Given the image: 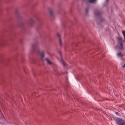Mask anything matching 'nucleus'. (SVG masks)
I'll return each mask as SVG.
<instances>
[{"mask_svg":"<svg viewBox=\"0 0 125 125\" xmlns=\"http://www.w3.org/2000/svg\"><path fill=\"white\" fill-rule=\"evenodd\" d=\"M45 60L46 61L47 63L49 64H52V62L48 58H46L45 59Z\"/></svg>","mask_w":125,"mask_h":125,"instance_id":"423d86ee","label":"nucleus"},{"mask_svg":"<svg viewBox=\"0 0 125 125\" xmlns=\"http://www.w3.org/2000/svg\"><path fill=\"white\" fill-rule=\"evenodd\" d=\"M2 0H0V2L1 1H2Z\"/></svg>","mask_w":125,"mask_h":125,"instance_id":"6ab92c4d","label":"nucleus"},{"mask_svg":"<svg viewBox=\"0 0 125 125\" xmlns=\"http://www.w3.org/2000/svg\"><path fill=\"white\" fill-rule=\"evenodd\" d=\"M122 33L124 37V42L125 40V31H122Z\"/></svg>","mask_w":125,"mask_h":125,"instance_id":"9b49d317","label":"nucleus"},{"mask_svg":"<svg viewBox=\"0 0 125 125\" xmlns=\"http://www.w3.org/2000/svg\"><path fill=\"white\" fill-rule=\"evenodd\" d=\"M61 62L62 63L63 65H64L65 66L66 65V63H65L64 62L63 60L62 59L61 61Z\"/></svg>","mask_w":125,"mask_h":125,"instance_id":"f8f14e48","label":"nucleus"},{"mask_svg":"<svg viewBox=\"0 0 125 125\" xmlns=\"http://www.w3.org/2000/svg\"><path fill=\"white\" fill-rule=\"evenodd\" d=\"M3 57V54H1L0 55V58H2Z\"/></svg>","mask_w":125,"mask_h":125,"instance_id":"4468645a","label":"nucleus"},{"mask_svg":"<svg viewBox=\"0 0 125 125\" xmlns=\"http://www.w3.org/2000/svg\"><path fill=\"white\" fill-rule=\"evenodd\" d=\"M59 54H60V56L62 57V56H61V52H59Z\"/></svg>","mask_w":125,"mask_h":125,"instance_id":"a211bd4d","label":"nucleus"},{"mask_svg":"<svg viewBox=\"0 0 125 125\" xmlns=\"http://www.w3.org/2000/svg\"><path fill=\"white\" fill-rule=\"evenodd\" d=\"M96 0H88V1L90 3H94L95 2Z\"/></svg>","mask_w":125,"mask_h":125,"instance_id":"9d476101","label":"nucleus"},{"mask_svg":"<svg viewBox=\"0 0 125 125\" xmlns=\"http://www.w3.org/2000/svg\"><path fill=\"white\" fill-rule=\"evenodd\" d=\"M116 39L117 40L118 42L120 44L121 47V49H123L122 39L121 38L118 37H117Z\"/></svg>","mask_w":125,"mask_h":125,"instance_id":"7ed1b4c3","label":"nucleus"},{"mask_svg":"<svg viewBox=\"0 0 125 125\" xmlns=\"http://www.w3.org/2000/svg\"><path fill=\"white\" fill-rule=\"evenodd\" d=\"M16 16L18 15V13L17 12V11L16 10Z\"/></svg>","mask_w":125,"mask_h":125,"instance_id":"f3484780","label":"nucleus"},{"mask_svg":"<svg viewBox=\"0 0 125 125\" xmlns=\"http://www.w3.org/2000/svg\"><path fill=\"white\" fill-rule=\"evenodd\" d=\"M115 122L118 125H125V121L121 119H116L115 120Z\"/></svg>","mask_w":125,"mask_h":125,"instance_id":"f03ea898","label":"nucleus"},{"mask_svg":"<svg viewBox=\"0 0 125 125\" xmlns=\"http://www.w3.org/2000/svg\"><path fill=\"white\" fill-rule=\"evenodd\" d=\"M121 65L123 67H125V64H124V65H123L122 64Z\"/></svg>","mask_w":125,"mask_h":125,"instance_id":"dca6fc26","label":"nucleus"},{"mask_svg":"<svg viewBox=\"0 0 125 125\" xmlns=\"http://www.w3.org/2000/svg\"><path fill=\"white\" fill-rule=\"evenodd\" d=\"M30 51L32 52H36L40 54L41 58L42 60H44V52L43 50L40 51L39 49L38 44H34L31 45V48Z\"/></svg>","mask_w":125,"mask_h":125,"instance_id":"f257e3e1","label":"nucleus"},{"mask_svg":"<svg viewBox=\"0 0 125 125\" xmlns=\"http://www.w3.org/2000/svg\"><path fill=\"white\" fill-rule=\"evenodd\" d=\"M108 0H106V1H108Z\"/></svg>","mask_w":125,"mask_h":125,"instance_id":"aec40b11","label":"nucleus"},{"mask_svg":"<svg viewBox=\"0 0 125 125\" xmlns=\"http://www.w3.org/2000/svg\"><path fill=\"white\" fill-rule=\"evenodd\" d=\"M86 13H87L88 11V8H87L86 9Z\"/></svg>","mask_w":125,"mask_h":125,"instance_id":"2eb2a0df","label":"nucleus"},{"mask_svg":"<svg viewBox=\"0 0 125 125\" xmlns=\"http://www.w3.org/2000/svg\"><path fill=\"white\" fill-rule=\"evenodd\" d=\"M117 56H118L122 57L123 55L120 52H118L117 54Z\"/></svg>","mask_w":125,"mask_h":125,"instance_id":"0eeeda50","label":"nucleus"},{"mask_svg":"<svg viewBox=\"0 0 125 125\" xmlns=\"http://www.w3.org/2000/svg\"><path fill=\"white\" fill-rule=\"evenodd\" d=\"M57 36L59 38V43L60 44V46H61L62 45V40H61V39L60 38V37H61L59 33H57Z\"/></svg>","mask_w":125,"mask_h":125,"instance_id":"20e7f679","label":"nucleus"},{"mask_svg":"<svg viewBox=\"0 0 125 125\" xmlns=\"http://www.w3.org/2000/svg\"><path fill=\"white\" fill-rule=\"evenodd\" d=\"M50 13L51 14V15H52L53 13H52V10H50Z\"/></svg>","mask_w":125,"mask_h":125,"instance_id":"ddd939ff","label":"nucleus"},{"mask_svg":"<svg viewBox=\"0 0 125 125\" xmlns=\"http://www.w3.org/2000/svg\"><path fill=\"white\" fill-rule=\"evenodd\" d=\"M101 13L98 11H96L95 13V15L96 16H100Z\"/></svg>","mask_w":125,"mask_h":125,"instance_id":"6e6552de","label":"nucleus"},{"mask_svg":"<svg viewBox=\"0 0 125 125\" xmlns=\"http://www.w3.org/2000/svg\"><path fill=\"white\" fill-rule=\"evenodd\" d=\"M5 42L3 39H2L0 41V46H3L5 45Z\"/></svg>","mask_w":125,"mask_h":125,"instance_id":"39448f33","label":"nucleus"},{"mask_svg":"<svg viewBox=\"0 0 125 125\" xmlns=\"http://www.w3.org/2000/svg\"><path fill=\"white\" fill-rule=\"evenodd\" d=\"M34 22V20L32 19H31L30 21V25H31Z\"/></svg>","mask_w":125,"mask_h":125,"instance_id":"1a4fd4ad","label":"nucleus"}]
</instances>
